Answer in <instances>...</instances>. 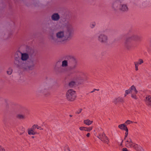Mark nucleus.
I'll list each match as a JSON object with an SVG mask.
<instances>
[{
    "mask_svg": "<svg viewBox=\"0 0 151 151\" xmlns=\"http://www.w3.org/2000/svg\"><path fill=\"white\" fill-rule=\"evenodd\" d=\"M62 66L63 67H65L68 65L67 61L66 60L63 61L62 62Z\"/></svg>",
    "mask_w": 151,
    "mask_h": 151,
    "instance_id": "20",
    "label": "nucleus"
},
{
    "mask_svg": "<svg viewBox=\"0 0 151 151\" xmlns=\"http://www.w3.org/2000/svg\"><path fill=\"white\" fill-rule=\"evenodd\" d=\"M96 90H94V88L93 89V90L90 92L91 93H92L94 92Z\"/></svg>",
    "mask_w": 151,
    "mask_h": 151,
    "instance_id": "33",
    "label": "nucleus"
},
{
    "mask_svg": "<svg viewBox=\"0 0 151 151\" xmlns=\"http://www.w3.org/2000/svg\"><path fill=\"white\" fill-rule=\"evenodd\" d=\"M72 32V29H68L65 32V34L64 33L63 31L58 32L57 34V36L58 38L62 39L63 41L67 40L70 37Z\"/></svg>",
    "mask_w": 151,
    "mask_h": 151,
    "instance_id": "1",
    "label": "nucleus"
},
{
    "mask_svg": "<svg viewBox=\"0 0 151 151\" xmlns=\"http://www.w3.org/2000/svg\"><path fill=\"white\" fill-rule=\"evenodd\" d=\"M28 68L29 69H30V67H28Z\"/></svg>",
    "mask_w": 151,
    "mask_h": 151,
    "instance_id": "36",
    "label": "nucleus"
},
{
    "mask_svg": "<svg viewBox=\"0 0 151 151\" xmlns=\"http://www.w3.org/2000/svg\"><path fill=\"white\" fill-rule=\"evenodd\" d=\"M130 93H131V91L129 88V89L125 91V93L124 94V96H126L127 94Z\"/></svg>",
    "mask_w": 151,
    "mask_h": 151,
    "instance_id": "22",
    "label": "nucleus"
},
{
    "mask_svg": "<svg viewBox=\"0 0 151 151\" xmlns=\"http://www.w3.org/2000/svg\"><path fill=\"white\" fill-rule=\"evenodd\" d=\"M60 18L59 15L57 13L54 14L52 16V18L53 20L55 21L58 20Z\"/></svg>",
    "mask_w": 151,
    "mask_h": 151,
    "instance_id": "15",
    "label": "nucleus"
},
{
    "mask_svg": "<svg viewBox=\"0 0 151 151\" xmlns=\"http://www.w3.org/2000/svg\"><path fill=\"white\" fill-rule=\"evenodd\" d=\"M12 72V70L11 68L9 69L7 71V73L9 75H11Z\"/></svg>",
    "mask_w": 151,
    "mask_h": 151,
    "instance_id": "25",
    "label": "nucleus"
},
{
    "mask_svg": "<svg viewBox=\"0 0 151 151\" xmlns=\"http://www.w3.org/2000/svg\"><path fill=\"white\" fill-rule=\"evenodd\" d=\"M95 24H93L92 25H91V28H93V27L95 26Z\"/></svg>",
    "mask_w": 151,
    "mask_h": 151,
    "instance_id": "31",
    "label": "nucleus"
},
{
    "mask_svg": "<svg viewBox=\"0 0 151 151\" xmlns=\"http://www.w3.org/2000/svg\"><path fill=\"white\" fill-rule=\"evenodd\" d=\"M93 122V121H91L89 119H85L83 121L84 124L88 126L91 124Z\"/></svg>",
    "mask_w": 151,
    "mask_h": 151,
    "instance_id": "17",
    "label": "nucleus"
},
{
    "mask_svg": "<svg viewBox=\"0 0 151 151\" xmlns=\"http://www.w3.org/2000/svg\"><path fill=\"white\" fill-rule=\"evenodd\" d=\"M28 55L26 53H22L21 59L23 60H26L29 58Z\"/></svg>",
    "mask_w": 151,
    "mask_h": 151,
    "instance_id": "14",
    "label": "nucleus"
},
{
    "mask_svg": "<svg viewBox=\"0 0 151 151\" xmlns=\"http://www.w3.org/2000/svg\"><path fill=\"white\" fill-rule=\"evenodd\" d=\"M127 138V137H126ZM125 142V145L127 147H130L132 146H133L134 143L132 141L130 138L127 139L126 138V139Z\"/></svg>",
    "mask_w": 151,
    "mask_h": 151,
    "instance_id": "9",
    "label": "nucleus"
},
{
    "mask_svg": "<svg viewBox=\"0 0 151 151\" xmlns=\"http://www.w3.org/2000/svg\"><path fill=\"white\" fill-rule=\"evenodd\" d=\"M93 128V127L91 126L89 127H79V129L81 131H85L88 132H90Z\"/></svg>",
    "mask_w": 151,
    "mask_h": 151,
    "instance_id": "11",
    "label": "nucleus"
},
{
    "mask_svg": "<svg viewBox=\"0 0 151 151\" xmlns=\"http://www.w3.org/2000/svg\"><path fill=\"white\" fill-rule=\"evenodd\" d=\"M17 117L19 119H23L24 118V116L22 115L19 114L18 115Z\"/></svg>",
    "mask_w": 151,
    "mask_h": 151,
    "instance_id": "24",
    "label": "nucleus"
},
{
    "mask_svg": "<svg viewBox=\"0 0 151 151\" xmlns=\"http://www.w3.org/2000/svg\"><path fill=\"white\" fill-rule=\"evenodd\" d=\"M65 151H70L69 150V148L67 147L66 149H65Z\"/></svg>",
    "mask_w": 151,
    "mask_h": 151,
    "instance_id": "29",
    "label": "nucleus"
},
{
    "mask_svg": "<svg viewBox=\"0 0 151 151\" xmlns=\"http://www.w3.org/2000/svg\"><path fill=\"white\" fill-rule=\"evenodd\" d=\"M15 63L17 65L18 67H20L21 65L23 66L24 65V64L22 63V62H20L19 61H16Z\"/></svg>",
    "mask_w": 151,
    "mask_h": 151,
    "instance_id": "18",
    "label": "nucleus"
},
{
    "mask_svg": "<svg viewBox=\"0 0 151 151\" xmlns=\"http://www.w3.org/2000/svg\"><path fill=\"white\" fill-rule=\"evenodd\" d=\"M112 102L115 104H118L121 103H123L124 102V100L123 98L119 97L114 99Z\"/></svg>",
    "mask_w": 151,
    "mask_h": 151,
    "instance_id": "7",
    "label": "nucleus"
},
{
    "mask_svg": "<svg viewBox=\"0 0 151 151\" xmlns=\"http://www.w3.org/2000/svg\"><path fill=\"white\" fill-rule=\"evenodd\" d=\"M107 40V37L103 34H100L98 37V40L101 42H106Z\"/></svg>",
    "mask_w": 151,
    "mask_h": 151,
    "instance_id": "8",
    "label": "nucleus"
},
{
    "mask_svg": "<svg viewBox=\"0 0 151 151\" xmlns=\"http://www.w3.org/2000/svg\"><path fill=\"white\" fill-rule=\"evenodd\" d=\"M104 139L105 140V138H104Z\"/></svg>",
    "mask_w": 151,
    "mask_h": 151,
    "instance_id": "37",
    "label": "nucleus"
},
{
    "mask_svg": "<svg viewBox=\"0 0 151 151\" xmlns=\"http://www.w3.org/2000/svg\"><path fill=\"white\" fill-rule=\"evenodd\" d=\"M118 127L120 129L125 131L126 132L125 133L124 139H126L128 134V130L126 124L125 123L120 124L119 125Z\"/></svg>",
    "mask_w": 151,
    "mask_h": 151,
    "instance_id": "6",
    "label": "nucleus"
},
{
    "mask_svg": "<svg viewBox=\"0 0 151 151\" xmlns=\"http://www.w3.org/2000/svg\"><path fill=\"white\" fill-rule=\"evenodd\" d=\"M145 102L146 104L148 106H151V96H147L145 98Z\"/></svg>",
    "mask_w": 151,
    "mask_h": 151,
    "instance_id": "13",
    "label": "nucleus"
},
{
    "mask_svg": "<svg viewBox=\"0 0 151 151\" xmlns=\"http://www.w3.org/2000/svg\"><path fill=\"white\" fill-rule=\"evenodd\" d=\"M133 122L131 121L130 120H127L125 122V124H126L127 125L129 124H132L133 123Z\"/></svg>",
    "mask_w": 151,
    "mask_h": 151,
    "instance_id": "21",
    "label": "nucleus"
},
{
    "mask_svg": "<svg viewBox=\"0 0 151 151\" xmlns=\"http://www.w3.org/2000/svg\"><path fill=\"white\" fill-rule=\"evenodd\" d=\"M131 93V97L135 99H137V94L138 93V91L137 90L136 87L134 85L132 86L130 88Z\"/></svg>",
    "mask_w": 151,
    "mask_h": 151,
    "instance_id": "4",
    "label": "nucleus"
},
{
    "mask_svg": "<svg viewBox=\"0 0 151 151\" xmlns=\"http://www.w3.org/2000/svg\"><path fill=\"white\" fill-rule=\"evenodd\" d=\"M0 151H5V150L2 147L0 146Z\"/></svg>",
    "mask_w": 151,
    "mask_h": 151,
    "instance_id": "27",
    "label": "nucleus"
},
{
    "mask_svg": "<svg viewBox=\"0 0 151 151\" xmlns=\"http://www.w3.org/2000/svg\"><path fill=\"white\" fill-rule=\"evenodd\" d=\"M141 39V37L140 36H138L136 35H133L131 37L127 39L125 42V45L126 47L128 49H129V48L128 46V42L129 40H133L135 41L140 40Z\"/></svg>",
    "mask_w": 151,
    "mask_h": 151,
    "instance_id": "3",
    "label": "nucleus"
},
{
    "mask_svg": "<svg viewBox=\"0 0 151 151\" xmlns=\"http://www.w3.org/2000/svg\"><path fill=\"white\" fill-rule=\"evenodd\" d=\"M120 10L123 11H126L128 10V8L126 5H122L120 7Z\"/></svg>",
    "mask_w": 151,
    "mask_h": 151,
    "instance_id": "16",
    "label": "nucleus"
},
{
    "mask_svg": "<svg viewBox=\"0 0 151 151\" xmlns=\"http://www.w3.org/2000/svg\"><path fill=\"white\" fill-rule=\"evenodd\" d=\"M90 133H88L86 134V137H89V136H90Z\"/></svg>",
    "mask_w": 151,
    "mask_h": 151,
    "instance_id": "30",
    "label": "nucleus"
},
{
    "mask_svg": "<svg viewBox=\"0 0 151 151\" xmlns=\"http://www.w3.org/2000/svg\"><path fill=\"white\" fill-rule=\"evenodd\" d=\"M70 117H72V115H70Z\"/></svg>",
    "mask_w": 151,
    "mask_h": 151,
    "instance_id": "35",
    "label": "nucleus"
},
{
    "mask_svg": "<svg viewBox=\"0 0 151 151\" xmlns=\"http://www.w3.org/2000/svg\"><path fill=\"white\" fill-rule=\"evenodd\" d=\"M35 126L33 125L32 127L28 129L27 132L29 135H34L37 134L36 132L35 131Z\"/></svg>",
    "mask_w": 151,
    "mask_h": 151,
    "instance_id": "10",
    "label": "nucleus"
},
{
    "mask_svg": "<svg viewBox=\"0 0 151 151\" xmlns=\"http://www.w3.org/2000/svg\"><path fill=\"white\" fill-rule=\"evenodd\" d=\"M34 126H35V129H39L40 130H43V129L41 127L38 126L37 125L34 124Z\"/></svg>",
    "mask_w": 151,
    "mask_h": 151,
    "instance_id": "23",
    "label": "nucleus"
},
{
    "mask_svg": "<svg viewBox=\"0 0 151 151\" xmlns=\"http://www.w3.org/2000/svg\"><path fill=\"white\" fill-rule=\"evenodd\" d=\"M122 151H128L127 148H124L122 149Z\"/></svg>",
    "mask_w": 151,
    "mask_h": 151,
    "instance_id": "28",
    "label": "nucleus"
},
{
    "mask_svg": "<svg viewBox=\"0 0 151 151\" xmlns=\"http://www.w3.org/2000/svg\"><path fill=\"white\" fill-rule=\"evenodd\" d=\"M34 137H32V138H34Z\"/></svg>",
    "mask_w": 151,
    "mask_h": 151,
    "instance_id": "38",
    "label": "nucleus"
},
{
    "mask_svg": "<svg viewBox=\"0 0 151 151\" xmlns=\"http://www.w3.org/2000/svg\"><path fill=\"white\" fill-rule=\"evenodd\" d=\"M81 111L82 109H78V111L76 112V113L79 114L81 112Z\"/></svg>",
    "mask_w": 151,
    "mask_h": 151,
    "instance_id": "26",
    "label": "nucleus"
},
{
    "mask_svg": "<svg viewBox=\"0 0 151 151\" xmlns=\"http://www.w3.org/2000/svg\"><path fill=\"white\" fill-rule=\"evenodd\" d=\"M75 84L76 83L75 82L71 81L69 83V86L70 87H72L75 85Z\"/></svg>",
    "mask_w": 151,
    "mask_h": 151,
    "instance_id": "19",
    "label": "nucleus"
},
{
    "mask_svg": "<svg viewBox=\"0 0 151 151\" xmlns=\"http://www.w3.org/2000/svg\"><path fill=\"white\" fill-rule=\"evenodd\" d=\"M98 138L99 139L101 140L104 143L108 144L109 142V140L108 138L106 136L105 134L102 132L99 134L97 136Z\"/></svg>",
    "mask_w": 151,
    "mask_h": 151,
    "instance_id": "5",
    "label": "nucleus"
},
{
    "mask_svg": "<svg viewBox=\"0 0 151 151\" xmlns=\"http://www.w3.org/2000/svg\"><path fill=\"white\" fill-rule=\"evenodd\" d=\"M143 63V60L141 59H139V60L138 61L134 62L136 70L137 71L138 70V67L139 65H141Z\"/></svg>",
    "mask_w": 151,
    "mask_h": 151,
    "instance_id": "12",
    "label": "nucleus"
},
{
    "mask_svg": "<svg viewBox=\"0 0 151 151\" xmlns=\"http://www.w3.org/2000/svg\"><path fill=\"white\" fill-rule=\"evenodd\" d=\"M22 131H23L22 133L24 132L25 131V129L24 128H22Z\"/></svg>",
    "mask_w": 151,
    "mask_h": 151,
    "instance_id": "32",
    "label": "nucleus"
},
{
    "mask_svg": "<svg viewBox=\"0 0 151 151\" xmlns=\"http://www.w3.org/2000/svg\"><path fill=\"white\" fill-rule=\"evenodd\" d=\"M94 90H96V91H99V89H96L94 88Z\"/></svg>",
    "mask_w": 151,
    "mask_h": 151,
    "instance_id": "34",
    "label": "nucleus"
},
{
    "mask_svg": "<svg viewBox=\"0 0 151 151\" xmlns=\"http://www.w3.org/2000/svg\"><path fill=\"white\" fill-rule=\"evenodd\" d=\"M66 96L68 101H73L76 97V92L73 89H69L66 93Z\"/></svg>",
    "mask_w": 151,
    "mask_h": 151,
    "instance_id": "2",
    "label": "nucleus"
}]
</instances>
